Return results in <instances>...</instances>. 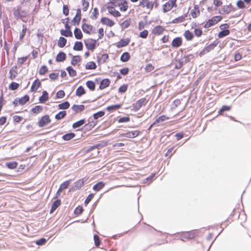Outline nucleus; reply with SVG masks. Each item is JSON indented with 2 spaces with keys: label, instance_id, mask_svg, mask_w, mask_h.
Listing matches in <instances>:
<instances>
[{
  "label": "nucleus",
  "instance_id": "f257e3e1",
  "mask_svg": "<svg viewBox=\"0 0 251 251\" xmlns=\"http://www.w3.org/2000/svg\"><path fill=\"white\" fill-rule=\"evenodd\" d=\"M178 234L180 235L181 240L183 241H184V239L190 240L194 238L196 236V234L194 230L181 232L178 233Z\"/></svg>",
  "mask_w": 251,
  "mask_h": 251
},
{
  "label": "nucleus",
  "instance_id": "f03ea898",
  "mask_svg": "<svg viewBox=\"0 0 251 251\" xmlns=\"http://www.w3.org/2000/svg\"><path fill=\"white\" fill-rule=\"evenodd\" d=\"M221 16H215L209 19L204 25L205 28H209L220 22L222 19Z\"/></svg>",
  "mask_w": 251,
  "mask_h": 251
},
{
  "label": "nucleus",
  "instance_id": "7ed1b4c3",
  "mask_svg": "<svg viewBox=\"0 0 251 251\" xmlns=\"http://www.w3.org/2000/svg\"><path fill=\"white\" fill-rule=\"evenodd\" d=\"M50 122V120L48 115L42 117L38 122V126L40 127H43Z\"/></svg>",
  "mask_w": 251,
  "mask_h": 251
},
{
  "label": "nucleus",
  "instance_id": "20e7f679",
  "mask_svg": "<svg viewBox=\"0 0 251 251\" xmlns=\"http://www.w3.org/2000/svg\"><path fill=\"white\" fill-rule=\"evenodd\" d=\"M96 41L93 39H88L85 41V45L89 50H93L96 47Z\"/></svg>",
  "mask_w": 251,
  "mask_h": 251
},
{
  "label": "nucleus",
  "instance_id": "39448f33",
  "mask_svg": "<svg viewBox=\"0 0 251 251\" xmlns=\"http://www.w3.org/2000/svg\"><path fill=\"white\" fill-rule=\"evenodd\" d=\"M182 44V39L181 37H177L175 38L172 42L171 45L173 48H177L181 46Z\"/></svg>",
  "mask_w": 251,
  "mask_h": 251
},
{
  "label": "nucleus",
  "instance_id": "423d86ee",
  "mask_svg": "<svg viewBox=\"0 0 251 251\" xmlns=\"http://www.w3.org/2000/svg\"><path fill=\"white\" fill-rule=\"evenodd\" d=\"M194 58V55L192 54H189L187 55H184L183 57L179 59V61L182 62L184 65L187 63L190 62L192 59Z\"/></svg>",
  "mask_w": 251,
  "mask_h": 251
},
{
  "label": "nucleus",
  "instance_id": "0eeeda50",
  "mask_svg": "<svg viewBox=\"0 0 251 251\" xmlns=\"http://www.w3.org/2000/svg\"><path fill=\"white\" fill-rule=\"evenodd\" d=\"M107 8L109 13L114 17H118L121 16L120 13L118 11L116 10L114 6L108 5L107 6Z\"/></svg>",
  "mask_w": 251,
  "mask_h": 251
},
{
  "label": "nucleus",
  "instance_id": "6e6552de",
  "mask_svg": "<svg viewBox=\"0 0 251 251\" xmlns=\"http://www.w3.org/2000/svg\"><path fill=\"white\" fill-rule=\"evenodd\" d=\"M139 5L143 7H146L148 9H151L153 4L149 1V0H142L140 1Z\"/></svg>",
  "mask_w": 251,
  "mask_h": 251
},
{
  "label": "nucleus",
  "instance_id": "1a4fd4ad",
  "mask_svg": "<svg viewBox=\"0 0 251 251\" xmlns=\"http://www.w3.org/2000/svg\"><path fill=\"white\" fill-rule=\"evenodd\" d=\"M139 134V132L137 130L128 132L125 134H122L123 136L126 138H133L137 137Z\"/></svg>",
  "mask_w": 251,
  "mask_h": 251
},
{
  "label": "nucleus",
  "instance_id": "9d476101",
  "mask_svg": "<svg viewBox=\"0 0 251 251\" xmlns=\"http://www.w3.org/2000/svg\"><path fill=\"white\" fill-rule=\"evenodd\" d=\"M219 41L217 40H215L214 42H213L212 43L210 44L207 46L205 47V50L207 51V52H209L211 50H213L219 44Z\"/></svg>",
  "mask_w": 251,
  "mask_h": 251
},
{
  "label": "nucleus",
  "instance_id": "9b49d317",
  "mask_svg": "<svg viewBox=\"0 0 251 251\" xmlns=\"http://www.w3.org/2000/svg\"><path fill=\"white\" fill-rule=\"evenodd\" d=\"M17 66H14L10 70V72H9V74H10L9 78L10 79L13 80L16 77V76H17V75L18 74V72H17Z\"/></svg>",
  "mask_w": 251,
  "mask_h": 251
},
{
  "label": "nucleus",
  "instance_id": "f8f14e48",
  "mask_svg": "<svg viewBox=\"0 0 251 251\" xmlns=\"http://www.w3.org/2000/svg\"><path fill=\"white\" fill-rule=\"evenodd\" d=\"M145 99H141L138 100L134 105V108L135 110H139L146 102Z\"/></svg>",
  "mask_w": 251,
  "mask_h": 251
},
{
  "label": "nucleus",
  "instance_id": "ddd939ff",
  "mask_svg": "<svg viewBox=\"0 0 251 251\" xmlns=\"http://www.w3.org/2000/svg\"><path fill=\"white\" fill-rule=\"evenodd\" d=\"M41 84L40 81L38 79H36L31 87V91L32 92H35L41 86Z\"/></svg>",
  "mask_w": 251,
  "mask_h": 251
},
{
  "label": "nucleus",
  "instance_id": "4468645a",
  "mask_svg": "<svg viewBox=\"0 0 251 251\" xmlns=\"http://www.w3.org/2000/svg\"><path fill=\"white\" fill-rule=\"evenodd\" d=\"M83 31L88 34H91L92 31L93 27L92 25L84 24L82 26Z\"/></svg>",
  "mask_w": 251,
  "mask_h": 251
},
{
  "label": "nucleus",
  "instance_id": "2eb2a0df",
  "mask_svg": "<svg viewBox=\"0 0 251 251\" xmlns=\"http://www.w3.org/2000/svg\"><path fill=\"white\" fill-rule=\"evenodd\" d=\"M101 22L103 24L106 25L110 27L113 26L115 24L112 20L105 17L102 18L101 19Z\"/></svg>",
  "mask_w": 251,
  "mask_h": 251
},
{
  "label": "nucleus",
  "instance_id": "dca6fc26",
  "mask_svg": "<svg viewBox=\"0 0 251 251\" xmlns=\"http://www.w3.org/2000/svg\"><path fill=\"white\" fill-rule=\"evenodd\" d=\"M231 109V106L226 105H223L218 111L219 115H224V112L226 111H230Z\"/></svg>",
  "mask_w": 251,
  "mask_h": 251
},
{
  "label": "nucleus",
  "instance_id": "f3484780",
  "mask_svg": "<svg viewBox=\"0 0 251 251\" xmlns=\"http://www.w3.org/2000/svg\"><path fill=\"white\" fill-rule=\"evenodd\" d=\"M233 10V8L232 7L231 4H229V5H224L222 7V14H227Z\"/></svg>",
  "mask_w": 251,
  "mask_h": 251
},
{
  "label": "nucleus",
  "instance_id": "a211bd4d",
  "mask_svg": "<svg viewBox=\"0 0 251 251\" xmlns=\"http://www.w3.org/2000/svg\"><path fill=\"white\" fill-rule=\"evenodd\" d=\"M70 181H71V180H67V181L64 182L63 183H62L60 185L59 188L56 194L59 195L60 191H62L63 190L67 188L70 184Z\"/></svg>",
  "mask_w": 251,
  "mask_h": 251
},
{
  "label": "nucleus",
  "instance_id": "6ab92c4d",
  "mask_svg": "<svg viewBox=\"0 0 251 251\" xmlns=\"http://www.w3.org/2000/svg\"><path fill=\"white\" fill-rule=\"evenodd\" d=\"M183 35L185 38L186 40L187 41L192 40L194 36L193 33L189 30H186L184 32Z\"/></svg>",
  "mask_w": 251,
  "mask_h": 251
},
{
  "label": "nucleus",
  "instance_id": "aec40b11",
  "mask_svg": "<svg viewBox=\"0 0 251 251\" xmlns=\"http://www.w3.org/2000/svg\"><path fill=\"white\" fill-rule=\"evenodd\" d=\"M230 33V31L228 29L221 30L218 34L219 38H222L225 36L228 35Z\"/></svg>",
  "mask_w": 251,
  "mask_h": 251
},
{
  "label": "nucleus",
  "instance_id": "412c9836",
  "mask_svg": "<svg viewBox=\"0 0 251 251\" xmlns=\"http://www.w3.org/2000/svg\"><path fill=\"white\" fill-rule=\"evenodd\" d=\"M110 81L109 79H103L100 82V89H104L105 87L109 86V85L110 84Z\"/></svg>",
  "mask_w": 251,
  "mask_h": 251
},
{
  "label": "nucleus",
  "instance_id": "4be33fe9",
  "mask_svg": "<svg viewBox=\"0 0 251 251\" xmlns=\"http://www.w3.org/2000/svg\"><path fill=\"white\" fill-rule=\"evenodd\" d=\"M48 93L47 91H44L43 92L42 96L39 98L40 102L42 103H45L48 100Z\"/></svg>",
  "mask_w": 251,
  "mask_h": 251
},
{
  "label": "nucleus",
  "instance_id": "5701e85b",
  "mask_svg": "<svg viewBox=\"0 0 251 251\" xmlns=\"http://www.w3.org/2000/svg\"><path fill=\"white\" fill-rule=\"evenodd\" d=\"M105 185V183L103 182H99L95 185H94L93 189L94 190L99 191Z\"/></svg>",
  "mask_w": 251,
  "mask_h": 251
},
{
  "label": "nucleus",
  "instance_id": "b1692460",
  "mask_svg": "<svg viewBox=\"0 0 251 251\" xmlns=\"http://www.w3.org/2000/svg\"><path fill=\"white\" fill-rule=\"evenodd\" d=\"M66 54L63 52H60L56 56V60L57 62H62L66 59Z\"/></svg>",
  "mask_w": 251,
  "mask_h": 251
},
{
  "label": "nucleus",
  "instance_id": "393cba45",
  "mask_svg": "<svg viewBox=\"0 0 251 251\" xmlns=\"http://www.w3.org/2000/svg\"><path fill=\"white\" fill-rule=\"evenodd\" d=\"M108 58V55L107 54H103L100 56L98 57V60L99 63H104L106 62Z\"/></svg>",
  "mask_w": 251,
  "mask_h": 251
},
{
  "label": "nucleus",
  "instance_id": "a878e982",
  "mask_svg": "<svg viewBox=\"0 0 251 251\" xmlns=\"http://www.w3.org/2000/svg\"><path fill=\"white\" fill-rule=\"evenodd\" d=\"M61 203L60 200H56L53 203L51 209L50 210V213H52L60 205Z\"/></svg>",
  "mask_w": 251,
  "mask_h": 251
},
{
  "label": "nucleus",
  "instance_id": "bb28decb",
  "mask_svg": "<svg viewBox=\"0 0 251 251\" xmlns=\"http://www.w3.org/2000/svg\"><path fill=\"white\" fill-rule=\"evenodd\" d=\"M85 106L84 105L81 104V105H74L72 108V109L75 111V112H77L78 111H82L84 109Z\"/></svg>",
  "mask_w": 251,
  "mask_h": 251
},
{
  "label": "nucleus",
  "instance_id": "cd10ccee",
  "mask_svg": "<svg viewBox=\"0 0 251 251\" xmlns=\"http://www.w3.org/2000/svg\"><path fill=\"white\" fill-rule=\"evenodd\" d=\"M85 93V91L82 86H79L76 89L75 94L78 97H81Z\"/></svg>",
  "mask_w": 251,
  "mask_h": 251
},
{
  "label": "nucleus",
  "instance_id": "c85d7f7f",
  "mask_svg": "<svg viewBox=\"0 0 251 251\" xmlns=\"http://www.w3.org/2000/svg\"><path fill=\"white\" fill-rule=\"evenodd\" d=\"M124 0H117L115 1H110L108 3L107 5H110L112 6L115 7H119L121 5Z\"/></svg>",
  "mask_w": 251,
  "mask_h": 251
},
{
  "label": "nucleus",
  "instance_id": "c756f323",
  "mask_svg": "<svg viewBox=\"0 0 251 251\" xmlns=\"http://www.w3.org/2000/svg\"><path fill=\"white\" fill-rule=\"evenodd\" d=\"M73 49L75 50L80 51L83 49V44L81 42H76L75 43V45L73 47Z\"/></svg>",
  "mask_w": 251,
  "mask_h": 251
},
{
  "label": "nucleus",
  "instance_id": "7c9ffc66",
  "mask_svg": "<svg viewBox=\"0 0 251 251\" xmlns=\"http://www.w3.org/2000/svg\"><path fill=\"white\" fill-rule=\"evenodd\" d=\"M60 33L62 35L64 36L65 37H72L73 36V33L70 30V29H68V30L62 29L60 31Z\"/></svg>",
  "mask_w": 251,
  "mask_h": 251
},
{
  "label": "nucleus",
  "instance_id": "2f4dec72",
  "mask_svg": "<svg viewBox=\"0 0 251 251\" xmlns=\"http://www.w3.org/2000/svg\"><path fill=\"white\" fill-rule=\"evenodd\" d=\"M74 34L75 37L77 39H81L82 38V33L79 28H75L74 30Z\"/></svg>",
  "mask_w": 251,
  "mask_h": 251
},
{
  "label": "nucleus",
  "instance_id": "473e14b6",
  "mask_svg": "<svg viewBox=\"0 0 251 251\" xmlns=\"http://www.w3.org/2000/svg\"><path fill=\"white\" fill-rule=\"evenodd\" d=\"M96 67V63L93 61L88 62L85 65V68L87 70L95 69Z\"/></svg>",
  "mask_w": 251,
  "mask_h": 251
},
{
  "label": "nucleus",
  "instance_id": "72a5a7b5",
  "mask_svg": "<svg viewBox=\"0 0 251 251\" xmlns=\"http://www.w3.org/2000/svg\"><path fill=\"white\" fill-rule=\"evenodd\" d=\"M67 43V40L64 37H60L58 42V46L60 48L64 47Z\"/></svg>",
  "mask_w": 251,
  "mask_h": 251
},
{
  "label": "nucleus",
  "instance_id": "f704fd0d",
  "mask_svg": "<svg viewBox=\"0 0 251 251\" xmlns=\"http://www.w3.org/2000/svg\"><path fill=\"white\" fill-rule=\"evenodd\" d=\"M173 6H172L168 1L163 5V11L166 13L170 11Z\"/></svg>",
  "mask_w": 251,
  "mask_h": 251
},
{
  "label": "nucleus",
  "instance_id": "c9c22d12",
  "mask_svg": "<svg viewBox=\"0 0 251 251\" xmlns=\"http://www.w3.org/2000/svg\"><path fill=\"white\" fill-rule=\"evenodd\" d=\"M130 58V55L129 53L126 52L123 53L121 56V60L123 62H126Z\"/></svg>",
  "mask_w": 251,
  "mask_h": 251
},
{
  "label": "nucleus",
  "instance_id": "e433bc0d",
  "mask_svg": "<svg viewBox=\"0 0 251 251\" xmlns=\"http://www.w3.org/2000/svg\"><path fill=\"white\" fill-rule=\"evenodd\" d=\"M129 40L128 39H122L118 43V47H123L129 44Z\"/></svg>",
  "mask_w": 251,
  "mask_h": 251
},
{
  "label": "nucleus",
  "instance_id": "4c0bfd02",
  "mask_svg": "<svg viewBox=\"0 0 251 251\" xmlns=\"http://www.w3.org/2000/svg\"><path fill=\"white\" fill-rule=\"evenodd\" d=\"M75 136V134L74 133H69L65 134L63 136L62 138L65 141H69L71 139L73 138Z\"/></svg>",
  "mask_w": 251,
  "mask_h": 251
},
{
  "label": "nucleus",
  "instance_id": "58836bf2",
  "mask_svg": "<svg viewBox=\"0 0 251 251\" xmlns=\"http://www.w3.org/2000/svg\"><path fill=\"white\" fill-rule=\"evenodd\" d=\"M130 20H126L124 21L121 24V26L122 29L127 28L130 25Z\"/></svg>",
  "mask_w": 251,
  "mask_h": 251
},
{
  "label": "nucleus",
  "instance_id": "ea45409f",
  "mask_svg": "<svg viewBox=\"0 0 251 251\" xmlns=\"http://www.w3.org/2000/svg\"><path fill=\"white\" fill-rule=\"evenodd\" d=\"M29 100V98L27 95H25L20 99L18 100V102L20 104L22 105L25 104L27 101H28Z\"/></svg>",
  "mask_w": 251,
  "mask_h": 251
},
{
  "label": "nucleus",
  "instance_id": "a19ab883",
  "mask_svg": "<svg viewBox=\"0 0 251 251\" xmlns=\"http://www.w3.org/2000/svg\"><path fill=\"white\" fill-rule=\"evenodd\" d=\"M70 107V103L68 101H65L58 105L60 109H66Z\"/></svg>",
  "mask_w": 251,
  "mask_h": 251
},
{
  "label": "nucleus",
  "instance_id": "79ce46f5",
  "mask_svg": "<svg viewBox=\"0 0 251 251\" xmlns=\"http://www.w3.org/2000/svg\"><path fill=\"white\" fill-rule=\"evenodd\" d=\"M43 110V106L41 105H37L35 106L34 107L32 108L31 109V111L34 113L36 114H38L40 112H41Z\"/></svg>",
  "mask_w": 251,
  "mask_h": 251
},
{
  "label": "nucleus",
  "instance_id": "37998d69",
  "mask_svg": "<svg viewBox=\"0 0 251 251\" xmlns=\"http://www.w3.org/2000/svg\"><path fill=\"white\" fill-rule=\"evenodd\" d=\"M84 123H85L84 120L83 119V120H79V121L75 123L73 125V127L74 128H78V127H80V126H81L82 125H83Z\"/></svg>",
  "mask_w": 251,
  "mask_h": 251
},
{
  "label": "nucleus",
  "instance_id": "c03bdc74",
  "mask_svg": "<svg viewBox=\"0 0 251 251\" xmlns=\"http://www.w3.org/2000/svg\"><path fill=\"white\" fill-rule=\"evenodd\" d=\"M87 87L92 91H94L95 89V84L92 81H88L86 82Z\"/></svg>",
  "mask_w": 251,
  "mask_h": 251
},
{
  "label": "nucleus",
  "instance_id": "a18cd8bd",
  "mask_svg": "<svg viewBox=\"0 0 251 251\" xmlns=\"http://www.w3.org/2000/svg\"><path fill=\"white\" fill-rule=\"evenodd\" d=\"M121 107V105L120 104H115L109 106L107 107L106 109L109 111H113L116 110L118 109Z\"/></svg>",
  "mask_w": 251,
  "mask_h": 251
},
{
  "label": "nucleus",
  "instance_id": "49530a36",
  "mask_svg": "<svg viewBox=\"0 0 251 251\" xmlns=\"http://www.w3.org/2000/svg\"><path fill=\"white\" fill-rule=\"evenodd\" d=\"M66 115V112L65 111H60L55 115V119L57 120H60L63 118Z\"/></svg>",
  "mask_w": 251,
  "mask_h": 251
},
{
  "label": "nucleus",
  "instance_id": "de8ad7c7",
  "mask_svg": "<svg viewBox=\"0 0 251 251\" xmlns=\"http://www.w3.org/2000/svg\"><path fill=\"white\" fill-rule=\"evenodd\" d=\"M80 57L79 56H74L71 61V64L73 65H76L80 61Z\"/></svg>",
  "mask_w": 251,
  "mask_h": 251
},
{
  "label": "nucleus",
  "instance_id": "09e8293b",
  "mask_svg": "<svg viewBox=\"0 0 251 251\" xmlns=\"http://www.w3.org/2000/svg\"><path fill=\"white\" fill-rule=\"evenodd\" d=\"M183 21H184V18L183 17L179 16V17H177V18L174 19V20H173V21L171 22V23L178 24V23H182Z\"/></svg>",
  "mask_w": 251,
  "mask_h": 251
},
{
  "label": "nucleus",
  "instance_id": "8fccbe9b",
  "mask_svg": "<svg viewBox=\"0 0 251 251\" xmlns=\"http://www.w3.org/2000/svg\"><path fill=\"white\" fill-rule=\"evenodd\" d=\"M82 9L83 11H86L89 5V3L87 0H82Z\"/></svg>",
  "mask_w": 251,
  "mask_h": 251
},
{
  "label": "nucleus",
  "instance_id": "3c124183",
  "mask_svg": "<svg viewBox=\"0 0 251 251\" xmlns=\"http://www.w3.org/2000/svg\"><path fill=\"white\" fill-rule=\"evenodd\" d=\"M169 119V117L166 115H161L158 117V124L163 123Z\"/></svg>",
  "mask_w": 251,
  "mask_h": 251
},
{
  "label": "nucleus",
  "instance_id": "603ef678",
  "mask_svg": "<svg viewBox=\"0 0 251 251\" xmlns=\"http://www.w3.org/2000/svg\"><path fill=\"white\" fill-rule=\"evenodd\" d=\"M67 70L69 73V75L71 76H75L76 75V72L71 67H68L67 68Z\"/></svg>",
  "mask_w": 251,
  "mask_h": 251
},
{
  "label": "nucleus",
  "instance_id": "864d4df0",
  "mask_svg": "<svg viewBox=\"0 0 251 251\" xmlns=\"http://www.w3.org/2000/svg\"><path fill=\"white\" fill-rule=\"evenodd\" d=\"M236 6L239 9H243L245 7L244 0H238L236 3Z\"/></svg>",
  "mask_w": 251,
  "mask_h": 251
},
{
  "label": "nucleus",
  "instance_id": "5fc2aeb1",
  "mask_svg": "<svg viewBox=\"0 0 251 251\" xmlns=\"http://www.w3.org/2000/svg\"><path fill=\"white\" fill-rule=\"evenodd\" d=\"M174 148H175V147H173L169 149L168 150L167 152L165 153V156L169 157H171L172 155V154L176 152V150H174L173 152H172Z\"/></svg>",
  "mask_w": 251,
  "mask_h": 251
},
{
  "label": "nucleus",
  "instance_id": "6e6d98bb",
  "mask_svg": "<svg viewBox=\"0 0 251 251\" xmlns=\"http://www.w3.org/2000/svg\"><path fill=\"white\" fill-rule=\"evenodd\" d=\"M128 7V6L127 5V3L125 0H124V1L122 2V4L120 6H119L120 10L121 11H125L127 10Z\"/></svg>",
  "mask_w": 251,
  "mask_h": 251
},
{
  "label": "nucleus",
  "instance_id": "4d7b16f0",
  "mask_svg": "<svg viewBox=\"0 0 251 251\" xmlns=\"http://www.w3.org/2000/svg\"><path fill=\"white\" fill-rule=\"evenodd\" d=\"M48 71V69L46 66H43L39 70V73L41 75L45 74Z\"/></svg>",
  "mask_w": 251,
  "mask_h": 251
},
{
  "label": "nucleus",
  "instance_id": "13d9d810",
  "mask_svg": "<svg viewBox=\"0 0 251 251\" xmlns=\"http://www.w3.org/2000/svg\"><path fill=\"white\" fill-rule=\"evenodd\" d=\"M19 87V84L16 82H12L9 85V89L12 90L17 89Z\"/></svg>",
  "mask_w": 251,
  "mask_h": 251
},
{
  "label": "nucleus",
  "instance_id": "bf43d9fd",
  "mask_svg": "<svg viewBox=\"0 0 251 251\" xmlns=\"http://www.w3.org/2000/svg\"><path fill=\"white\" fill-rule=\"evenodd\" d=\"M8 168L13 169L17 167V163L15 162H9L6 164Z\"/></svg>",
  "mask_w": 251,
  "mask_h": 251
},
{
  "label": "nucleus",
  "instance_id": "052dcab7",
  "mask_svg": "<svg viewBox=\"0 0 251 251\" xmlns=\"http://www.w3.org/2000/svg\"><path fill=\"white\" fill-rule=\"evenodd\" d=\"M194 34L196 36L199 37L202 34V30L201 28H195L194 29Z\"/></svg>",
  "mask_w": 251,
  "mask_h": 251
},
{
  "label": "nucleus",
  "instance_id": "680f3d73",
  "mask_svg": "<svg viewBox=\"0 0 251 251\" xmlns=\"http://www.w3.org/2000/svg\"><path fill=\"white\" fill-rule=\"evenodd\" d=\"M104 115V112L103 111H99L94 114L93 117L95 119L102 117Z\"/></svg>",
  "mask_w": 251,
  "mask_h": 251
},
{
  "label": "nucleus",
  "instance_id": "e2e57ef3",
  "mask_svg": "<svg viewBox=\"0 0 251 251\" xmlns=\"http://www.w3.org/2000/svg\"><path fill=\"white\" fill-rule=\"evenodd\" d=\"M176 63L175 65V68L176 69H181L183 65L182 64V62H181L179 59H176Z\"/></svg>",
  "mask_w": 251,
  "mask_h": 251
},
{
  "label": "nucleus",
  "instance_id": "0e129e2a",
  "mask_svg": "<svg viewBox=\"0 0 251 251\" xmlns=\"http://www.w3.org/2000/svg\"><path fill=\"white\" fill-rule=\"evenodd\" d=\"M82 211V207L81 206H78L75 209L74 213L75 214L78 215L81 214Z\"/></svg>",
  "mask_w": 251,
  "mask_h": 251
},
{
  "label": "nucleus",
  "instance_id": "69168bd1",
  "mask_svg": "<svg viewBox=\"0 0 251 251\" xmlns=\"http://www.w3.org/2000/svg\"><path fill=\"white\" fill-rule=\"evenodd\" d=\"M94 196V194H89L84 201L85 204L87 205L91 201V200L93 198Z\"/></svg>",
  "mask_w": 251,
  "mask_h": 251
},
{
  "label": "nucleus",
  "instance_id": "338daca9",
  "mask_svg": "<svg viewBox=\"0 0 251 251\" xmlns=\"http://www.w3.org/2000/svg\"><path fill=\"white\" fill-rule=\"evenodd\" d=\"M148 31L147 30H144L140 33L139 36L143 38H146L148 36Z\"/></svg>",
  "mask_w": 251,
  "mask_h": 251
},
{
  "label": "nucleus",
  "instance_id": "774afa93",
  "mask_svg": "<svg viewBox=\"0 0 251 251\" xmlns=\"http://www.w3.org/2000/svg\"><path fill=\"white\" fill-rule=\"evenodd\" d=\"M175 136L177 141L182 139L184 136V133L182 132L176 133Z\"/></svg>",
  "mask_w": 251,
  "mask_h": 251
}]
</instances>
